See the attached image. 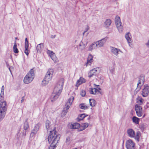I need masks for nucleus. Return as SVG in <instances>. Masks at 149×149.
<instances>
[{
  "label": "nucleus",
  "instance_id": "1",
  "mask_svg": "<svg viewBox=\"0 0 149 149\" xmlns=\"http://www.w3.org/2000/svg\"><path fill=\"white\" fill-rule=\"evenodd\" d=\"M64 81V79L61 78L56 85L51 95V99L52 102L57 99L60 95L63 89Z\"/></svg>",
  "mask_w": 149,
  "mask_h": 149
},
{
  "label": "nucleus",
  "instance_id": "2",
  "mask_svg": "<svg viewBox=\"0 0 149 149\" xmlns=\"http://www.w3.org/2000/svg\"><path fill=\"white\" fill-rule=\"evenodd\" d=\"M4 86H3L0 95V121L4 118L7 109V105L6 101L3 100V96L4 94Z\"/></svg>",
  "mask_w": 149,
  "mask_h": 149
},
{
  "label": "nucleus",
  "instance_id": "3",
  "mask_svg": "<svg viewBox=\"0 0 149 149\" xmlns=\"http://www.w3.org/2000/svg\"><path fill=\"white\" fill-rule=\"evenodd\" d=\"M60 138V135L58 134L57 132L54 130L50 131V134L48 137V140L51 145L48 149H55L56 145Z\"/></svg>",
  "mask_w": 149,
  "mask_h": 149
},
{
  "label": "nucleus",
  "instance_id": "4",
  "mask_svg": "<svg viewBox=\"0 0 149 149\" xmlns=\"http://www.w3.org/2000/svg\"><path fill=\"white\" fill-rule=\"evenodd\" d=\"M54 71V70L52 68H49L48 70L45 78L42 81V84L46 85L48 84L52 79Z\"/></svg>",
  "mask_w": 149,
  "mask_h": 149
},
{
  "label": "nucleus",
  "instance_id": "5",
  "mask_svg": "<svg viewBox=\"0 0 149 149\" xmlns=\"http://www.w3.org/2000/svg\"><path fill=\"white\" fill-rule=\"evenodd\" d=\"M35 77L34 70L33 69H31L27 74L24 79V83L28 84L31 82Z\"/></svg>",
  "mask_w": 149,
  "mask_h": 149
},
{
  "label": "nucleus",
  "instance_id": "6",
  "mask_svg": "<svg viewBox=\"0 0 149 149\" xmlns=\"http://www.w3.org/2000/svg\"><path fill=\"white\" fill-rule=\"evenodd\" d=\"M115 23L116 26L120 33H122L123 30L120 17L118 16L116 17L115 19Z\"/></svg>",
  "mask_w": 149,
  "mask_h": 149
},
{
  "label": "nucleus",
  "instance_id": "7",
  "mask_svg": "<svg viewBox=\"0 0 149 149\" xmlns=\"http://www.w3.org/2000/svg\"><path fill=\"white\" fill-rule=\"evenodd\" d=\"M144 75H141L139 77L137 84V87L135 90L136 92H138L141 89V86L144 82Z\"/></svg>",
  "mask_w": 149,
  "mask_h": 149
},
{
  "label": "nucleus",
  "instance_id": "8",
  "mask_svg": "<svg viewBox=\"0 0 149 149\" xmlns=\"http://www.w3.org/2000/svg\"><path fill=\"white\" fill-rule=\"evenodd\" d=\"M40 125L41 124L39 123L36 125L34 128L32 130L30 136L31 137H33L35 136V135L38 131Z\"/></svg>",
  "mask_w": 149,
  "mask_h": 149
},
{
  "label": "nucleus",
  "instance_id": "9",
  "mask_svg": "<svg viewBox=\"0 0 149 149\" xmlns=\"http://www.w3.org/2000/svg\"><path fill=\"white\" fill-rule=\"evenodd\" d=\"M135 143L131 139L127 141L126 143V146L127 149H135Z\"/></svg>",
  "mask_w": 149,
  "mask_h": 149
},
{
  "label": "nucleus",
  "instance_id": "10",
  "mask_svg": "<svg viewBox=\"0 0 149 149\" xmlns=\"http://www.w3.org/2000/svg\"><path fill=\"white\" fill-rule=\"evenodd\" d=\"M50 122L49 121L47 120L46 121L45 123V126L47 131H49L50 134L49 135H50V131H53L54 130L56 132V128L55 127H54V125H50Z\"/></svg>",
  "mask_w": 149,
  "mask_h": 149
},
{
  "label": "nucleus",
  "instance_id": "11",
  "mask_svg": "<svg viewBox=\"0 0 149 149\" xmlns=\"http://www.w3.org/2000/svg\"><path fill=\"white\" fill-rule=\"evenodd\" d=\"M135 109L137 116L139 117L142 116V107L139 104H136L135 107Z\"/></svg>",
  "mask_w": 149,
  "mask_h": 149
},
{
  "label": "nucleus",
  "instance_id": "12",
  "mask_svg": "<svg viewBox=\"0 0 149 149\" xmlns=\"http://www.w3.org/2000/svg\"><path fill=\"white\" fill-rule=\"evenodd\" d=\"M143 87L141 94L143 97H146L149 93V86L147 85H144Z\"/></svg>",
  "mask_w": 149,
  "mask_h": 149
},
{
  "label": "nucleus",
  "instance_id": "13",
  "mask_svg": "<svg viewBox=\"0 0 149 149\" xmlns=\"http://www.w3.org/2000/svg\"><path fill=\"white\" fill-rule=\"evenodd\" d=\"M125 37L127 41L129 46L131 47V44L132 42L131 34L129 32L127 33L125 36Z\"/></svg>",
  "mask_w": 149,
  "mask_h": 149
},
{
  "label": "nucleus",
  "instance_id": "14",
  "mask_svg": "<svg viewBox=\"0 0 149 149\" xmlns=\"http://www.w3.org/2000/svg\"><path fill=\"white\" fill-rule=\"evenodd\" d=\"M107 39L104 38L96 42L98 48L104 46V44L105 43Z\"/></svg>",
  "mask_w": 149,
  "mask_h": 149
},
{
  "label": "nucleus",
  "instance_id": "15",
  "mask_svg": "<svg viewBox=\"0 0 149 149\" xmlns=\"http://www.w3.org/2000/svg\"><path fill=\"white\" fill-rule=\"evenodd\" d=\"M74 99V97L73 96H71L68 99V101L67 102L65 105V107H66L67 109H69L70 106L71 105L73 102Z\"/></svg>",
  "mask_w": 149,
  "mask_h": 149
},
{
  "label": "nucleus",
  "instance_id": "16",
  "mask_svg": "<svg viewBox=\"0 0 149 149\" xmlns=\"http://www.w3.org/2000/svg\"><path fill=\"white\" fill-rule=\"evenodd\" d=\"M111 51L112 54L116 56H118L119 52H121L119 49L113 47H111Z\"/></svg>",
  "mask_w": 149,
  "mask_h": 149
},
{
  "label": "nucleus",
  "instance_id": "17",
  "mask_svg": "<svg viewBox=\"0 0 149 149\" xmlns=\"http://www.w3.org/2000/svg\"><path fill=\"white\" fill-rule=\"evenodd\" d=\"M93 56L91 54H89L88 56L87 63L85 65L87 66L88 65H91V63L93 62Z\"/></svg>",
  "mask_w": 149,
  "mask_h": 149
},
{
  "label": "nucleus",
  "instance_id": "18",
  "mask_svg": "<svg viewBox=\"0 0 149 149\" xmlns=\"http://www.w3.org/2000/svg\"><path fill=\"white\" fill-rule=\"evenodd\" d=\"M86 82L85 79L82 77H80L76 82V86L78 87L80 85Z\"/></svg>",
  "mask_w": 149,
  "mask_h": 149
},
{
  "label": "nucleus",
  "instance_id": "19",
  "mask_svg": "<svg viewBox=\"0 0 149 149\" xmlns=\"http://www.w3.org/2000/svg\"><path fill=\"white\" fill-rule=\"evenodd\" d=\"M127 133L129 136L131 138L135 136V132L132 129H129L127 130Z\"/></svg>",
  "mask_w": 149,
  "mask_h": 149
},
{
  "label": "nucleus",
  "instance_id": "20",
  "mask_svg": "<svg viewBox=\"0 0 149 149\" xmlns=\"http://www.w3.org/2000/svg\"><path fill=\"white\" fill-rule=\"evenodd\" d=\"M98 48L96 42H95L92 43L89 47L88 50L90 51H92L94 49H95Z\"/></svg>",
  "mask_w": 149,
  "mask_h": 149
},
{
  "label": "nucleus",
  "instance_id": "21",
  "mask_svg": "<svg viewBox=\"0 0 149 149\" xmlns=\"http://www.w3.org/2000/svg\"><path fill=\"white\" fill-rule=\"evenodd\" d=\"M111 24V21L110 19H107L105 21L104 26L106 28H107L110 26Z\"/></svg>",
  "mask_w": 149,
  "mask_h": 149
},
{
  "label": "nucleus",
  "instance_id": "22",
  "mask_svg": "<svg viewBox=\"0 0 149 149\" xmlns=\"http://www.w3.org/2000/svg\"><path fill=\"white\" fill-rule=\"evenodd\" d=\"M80 126V125L78 123H73L71 124L70 127L71 129H76L78 128Z\"/></svg>",
  "mask_w": 149,
  "mask_h": 149
},
{
  "label": "nucleus",
  "instance_id": "23",
  "mask_svg": "<svg viewBox=\"0 0 149 149\" xmlns=\"http://www.w3.org/2000/svg\"><path fill=\"white\" fill-rule=\"evenodd\" d=\"M43 48V44L40 43L36 47V49L38 52H40Z\"/></svg>",
  "mask_w": 149,
  "mask_h": 149
},
{
  "label": "nucleus",
  "instance_id": "24",
  "mask_svg": "<svg viewBox=\"0 0 149 149\" xmlns=\"http://www.w3.org/2000/svg\"><path fill=\"white\" fill-rule=\"evenodd\" d=\"M88 43V42L86 41V43L84 44L83 42H81L79 45V48L81 50H83L84 49Z\"/></svg>",
  "mask_w": 149,
  "mask_h": 149
},
{
  "label": "nucleus",
  "instance_id": "25",
  "mask_svg": "<svg viewBox=\"0 0 149 149\" xmlns=\"http://www.w3.org/2000/svg\"><path fill=\"white\" fill-rule=\"evenodd\" d=\"M90 89V92L92 94H96L97 92H99V91L96 88H91Z\"/></svg>",
  "mask_w": 149,
  "mask_h": 149
},
{
  "label": "nucleus",
  "instance_id": "26",
  "mask_svg": "<svg viewBox=\"0 0 149 149\" xmlns=\"http://www.w3.org/2000/svg\"><path fill=\"white\" fill-rule=\"evenodd\" d=\"M86 116H88V115H86L85 113L80 114L79 115L77 119V120L78 121L82 120Z\"/></svg>",
  "mask_w": 149,
  "mask_h": 149
},
{
  "label": "nucleus",
  "instance_id": "27",
  "mask_svg": "<svg viewBox=\"0 0 149 149\" xmlns=\"http://www.w3.org/2000/svg\"><path fill=\"white\" fill-rule=\"evenodd\" d=\"M27 119H26L24 123V129L25 130H27L29 127V125L28 122L27 121Z\"/></svg>",
  "mask_w": 149,
  "mask_h": 149
},
{
  "label": "nucleus",
  "instance_id": "28",
  "mask_svg": "<svg viewBox=\"0 0 149 149\" xmlns=\"http://www.w3.org/2000/svg\"><path fill=\"white\" fill-rule=\"evenodd\" d=\"M143 100L141 97H139L137 99L136 103L138 104H137L141 105L143 104Z\"/></svg>",
  "mask_w": 149,
  "mask_h": 149
},
{
  "label": "nucleus",
  "instance_id": "29",
  "mask_svg": "<svg viewBox=\"0 0 149 149\" xmlns=\"http://www.w3.org/2000/svg\"><path fill=\"white\" fill-rule=\"evenodd\" d=\"M90 105L92 107L95 106L96 104V102L94 99H89Z\"/></svg>",
  "mask_w": 149,
  "mask_h": 149
},
{
  "label": "nucleus",
  "instance_id": "30",
  "mask_svg": "<svg viewBox=\"0 0 149 149\" xmlns=\"http://www.w3.org/2000/svg\"><path fill=\"white\" fill-rule=\"evenodd\" d=\"M13 52L15 53H17L18 52V50L17 48V45L16 41L14 43V45L13 47Z\"/></svg>",
  "mask_w": 149,
  "mask_h": 149
},
{
  "label": "nucleus",
  "instance_id": "31",
  "mask_svg": "<svg viewBox=\"0 0 149 149\" xmlns=\"http://www.w3.org/2000/svg\"><path fill=\"white\" fill-rule=\"evenodd\" d=\"M140 136V132L139 131H138L136 133V135H135L134 137L135 139L136 140L138 141H139V138Z\"/></svg>",
  "mask_w": 149,
  "mask_h": 149
},
{
  "label": "nucleus",
  "instance_id": "32",
  "mask_svg": "<svg viewBox=\"0 0 149 149\" xmlns=\"http://www.w3.org/2000/svg\"><path fill=\"white\" fill-rule=\"evenodd\" d=\"M139 119L136 116H134L132 118L133 122L136 124H138L139 123Z\"/></svg>",
  "mask_w": 149,
  "mask_h": 149
},
{
  "label": "nucleus",
  "instance_id": "33",
  "mask_svg": "<svg viewBox=\"0 0 149 149\" xmlns=\"http://www.w3.org/2000/svg\"><path fill=\"white\" fill-rule=\"evenodd\" d=\"M115 67L114 65L109 67V70L110 73L112 74H113L114 72Z\"/></svg>",
  "mask_w": 149,
  "mask_h": 149
},
{
  "label": "nucleus",
  "instance_id": "34",
  "mask_svg": "<svg viewBox=\"0 0 149 149\" xmlns=\"http://www.w3.org/2000/svg\"><path fill=\"white\" fill-rule=\"evenodd\" d=\"M68 110L67 109L66 107L65 106L62 113V116H65L67 113Z\"/></svg>",
  "mask_w": 149,
  "mask_h": 149
},
{
  "label": "nucleus",
  "instance_id": "35",
  "mask_svg": "<svg viewBox=\"0 0 149 149\" xmlns=\"http://www.w3.org/2000/svg\"><path fill=\"white\" fill-rule=\"evenodd\" d=\"M80 107L81 109H85L88 108L86 105L83 103L80 104Z\"/></svg>",
  "mask_w": 149,
  "mask_h": 149
},
{
  "label": "nucleus",
  "instance_id": "36",
  "mask_svg": "<svg viewBox=\"0 0 149 149\" xmlns=\"http://www.w3.org/2000/svg\"><path fill=\"white\" fill-rule=\"evenodd\" d=\"M28 48L29 46H25V50L24 52L27 56H28L29 55Z\"/></svg>",
  "mask_w": 149,
  "mask_h": 149
},
{
  "label": "nucleus",
  "instance_id": "37",
  "mask_svg": "<svg viewBox=\"0 0 149 149\" xmlns=\"http://www.w3.org/2000/svg\"><path fill=\"white\" fill-rule=\"evenodd\" d=\"M6 62L7 67L8 68L10 72H11V70L12 69H13V67L12 66H10V65H9V63L8 62L6 61Z\"/></svg>",
  "mask_w": 149,
  "mask_h": 149
},
{
  "label": "nucleus",
  "instance_id": "38",
  "mask_svg": "<svg viewBox=\"0 0 149 149\" xmlns=\"http://www.w3.org/2000/svg\"><path fill=\"white\" fill-rule=\"evenodd\" d=\"M51 58L52 59L54 62H55V63L56 62H57L56 60H57V58L55 56V55H54L53 56H51Z\"/></svg>",
  "mask_w": 149,
  "mask_h": 149
},
{
  "label": "nucleus",
  "instance_id": "39",
  "mask_svg": "<svg viewBox=\"0 0 149 149\" xmlns=\"http://www.w3.org/2000/svg\"><path fill=\"white\" fill-rule=\"evenodd\" d=\"M94 88H96V89H98L99 91V92H98L100 93V91L101 90V89L100 88V86L98 85H96L95 84H94Z\"/></svg>",
  "mask_w": 149,
  "mask_h": 149
},
{
  "label": "nucleus",
  "instance_id": "40",
  "mask_svg": "<svg viewBox=\"0 0 149 149\" xmlns=\"http://www.w3.org/2000/svg\"><path fill=\"white\" fill-rule=\"evenodd\" d=\"M86 92L84 90H82L80 93V95L83 97L84 96L86 95Z\"/></svg>",
  "mask_w": 149,
  "mask_h": 149
},
{
  "label": "nucleus",
  "instance_id": "41",
  "mask_svg": "<svg viewBox=\"0 0 149 149\" xmlns=\"http://www.w3.org/2000/svg\"><path fill=\"white\" fill-rule=\"evenodd\" d=\"M97 68H94V69H93V70H91L90 71L91 74L92 73L93 74L95 73L97 71Z\"/></svg>",
  "mask_w": 149,
  "mask_h": 149
},
{
  "label": "nucleus",
  "instance_id": "42",
  "mask_svg": "<svg viewBox=\"0 0 149 149\" xmlns=\"http://www.w3.org/2000/svg\"><path fill=\"white\" fill-rule=\"evenodd\" d=\"M47 53L50 55L51 57V56H53L55 55V54L51 51L48 50Z\"/></svg>",
  "mask_w": 149,
  "mask_h": 149
},
{
  "label": "nucleus",
  "instance_id": "43",
  "mask_svg": "<svg viewBox=\"0 0 149 149\" xmlns=\"http://www.w3.org/2000/svg\"><path fill=\"white\" fill-rule=\"evenodd\" d=\"M88 126V123H85L83 124L82 127L85 129Z\"/></svg>",
  "mask_w": 149,
  "mask_h": 149
},
{
  "label": "nucleus",
  "instance_id": "44",
  "mask_svg": "<svg viewBox=\"0 0 149 149\" xmlns=\"http://www.w3.org/2000/svg\"><path fill=\"white\" fill-rule=\"evenodd\" d=\"M25 46H29V42L27 38L25 39Z\"/></svg>",
  "mask_w": 149,
  "mask_h": 149
},
{
  "label": "nucleus",
  "instance_id": "45",
  "mask_svg": "<svg viewBox=\"0 0 149 149\" xmlns=\"http://www.w3.org/2000/svg\"><path fill=\"white\" fill-rule=\"evenodd\" d=\"M70 139L69 137H67L66 139V142L68 144H69L70 143Z\"/></svg>",
  "mask_w": 149,
  "mask_h": 149
},
{
  "label": "nucleus",
  "instance_id": "46",
  "mask_svg": "<svg viewBox=\"0 0 149 149\" xmlns=\"http://www.w3.org/2000/svg\"><path fill=\"white\" fill-rule=\"evenodd\" d=\"M26 130H24L22 133V137H24L26 135Z\"/></svg>",
  "mask_w": 149,
  "mask_h": 149
},
{
  "label": "nucleus",
  "instance_id": "47",
  "mask_svg": "<svg viewBox=\"0 0 149 149\" xmlns=\"http://www.w3.org/2000/svg\"><path fill=\"white\" fill-rule=\"evenodd\" d=\"M148 108H149V103H147L146 105L144 107V108L145 109H147Z\"/></svg>",
  "mask_w": 149,
  "mask_h": 149
},
{
  "label": "nucleus",
  "instance_id": "48",
  "mask_svg": "<svg viewBox=\"0 0 149 149\" xmlns=\"http://www.w3.org/2000/svg\"><path fill=\"white\" fill-rule=\"evenodd\" d=\"M147 47L149 48V39L148 40L147 42L145 44Z\"/></svg>",
  "mask_w": 149,
  "mask_h": 149
},
{
  "label": "nucleus",
  "instance_id": "49",
  "mask_svg": "<svg viewBox=\"0 0 149 149\" xmlns=\"http://www.w3.org/2000/svg\"><path fill=\"white\" fill-rule=\"evenodd\" d=\"M89 29V27L88 26H87V27L85 28L84 30V33L87 32Z\"/></svg>",
  "mask_w": 149,
  "mask_h": 149
},
{
  "label": "nucleus",
  "instance_id": "50",
  "mask_svg": "<svg viewBox=\"0 0 149 149\" xmlns=\"http://www.w3.org/2000/svg\"><path fill=\"white\" fill-rule=\"evenodd\" d=\"M85 128L84 127H81L80 129H79L78 130V131H82L84 130Z\"/></svg>",
  "mask_w": 149,
  "mask_h": 149
},
{
  "label": "nucleus",
  "instance_id": "51",
  "mask_svg": "<svg viewBox=\"0 0 149 149\" xmlns=\"http://www.w3.org/2000/svg\"><path fill=\"white\" fill-rule=\"evenodd\" d=\"M24 100V97H22V99L21 101V103H22Z\"/></svg>",
  "mask_w": 149,
  "mask_h": 149
},
{
  "label": "nucleus",
  "instance_id": "52",
  "mask_svg": "<svg viewBox=\"0 0 149 149\" xmlns=\"http://www.w3.org/2000/svg\"><path fill=\"white\" fill-rule=\"evenodd\" d=\"M93 75H94V74H93L92 73L91 74L90 72L89 74L88 77H92Z\"/></svg>",
  "mask_w": 149,
  "mask_h": 149
},
{
  "label": "nucleus",
  "instance_id": "53",
  "mask_svg": "<svg viewBox=\"0 0 149 149\" xmlns=\"http://www.w3.org/2000/svg\"><path fill=\"white\" fill-rule=\"evenodd\" d=\"M145 116H146V114H144L143 115V116L142 118H144L145 117Z\"/></svg>",
  "mask_w": 149,
  "mask_h": 149
},
{
  "label": "nucleus",
  "instance_id": "54",
  "mask_svg": "<svg viewBox=\"0 0 149 149\" xmlns=\"http://www.w3.org/2000/svg\"><path fill=\"white\" fill-rule=\"evenodd\" d=\"M85 33H84H84H83V35L84 36Z\"/></svg>",
  "mask_w": 149,
  "mask_h": 149
},
{
  "label": "nucleus",
  "instance_id": "55",
  "mask_svg": "<svg viewBox=\"0 0 149 149\" xmlns=\"http://www.w3.org/2000/svg\"><path fill=\"white\" fill-rule=\"evenodd\" d=\"M90 119V117H89L88 118V119Z\"/></svg>",
  "mask_w": 149,
  "mask_h": 149
},
{
  "label": "nucleus",
  "instance_id": "56",
  "mask_svg": "<svg viewBox=\"0 0 149 149\" xmlns=\"http://www.w3.org/2000/svg\"><path fill=\"white\" fill-rule=\"evenodd\" d=\"M73 149H77V148H74Z\"/></svg>",
  "mask_w": 149,
  "mask_h": 149
}]
</instances>
